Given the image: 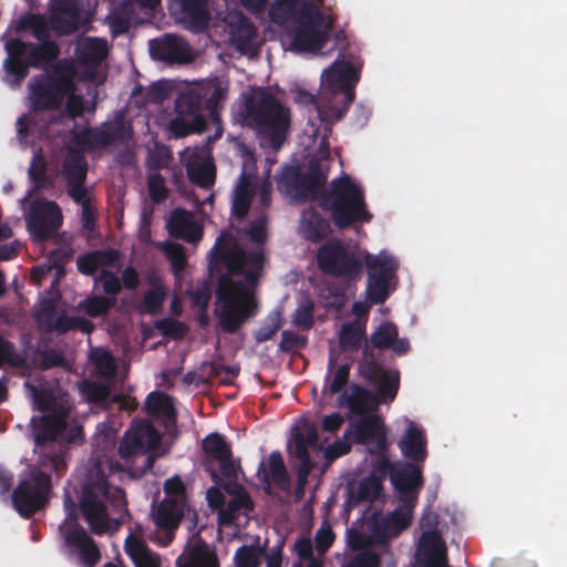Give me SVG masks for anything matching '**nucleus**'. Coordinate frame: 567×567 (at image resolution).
Masks as SVG:
<instances>
[{
	"instance_id": "f257e3e1",
	"label": "nucleus",
	"mask_w": 567,
	"mask_h": 567,
	"mask_svg": "<svg viewBox=\"0 0 567 567\" xmlns=\"http://www.w3.org/2000/svg\"><path fill=\"white\" fill-rule=\"evenodd\" d=\"M264 248L247 251L236 236L223 230L210 254V266L221 265L226 271L217 278L216 315L225 333H235L259 311L254 289L266 265Z\"/></svg>"
},
{
	"instance_id": "f03ea898",
	"label": "nucleus",
	"mask_w": 567,
	"mask_h": 567,
	"mask_svg": "<svg viewBox=\"0 0 567 567\" xmlns=\"http://www.w3.org/2000/svg\"><path fill=\"white\" fill-rule=\"evenodd\" d=\"M68 413L42 414L31 419V433L35 450H40L38 463L25 471L12 492V504L23 518H31L49 503L52 489L51 473L61 476L68 467L66 431Z\"/></svg>"
},
{
	"instance_id": "7ed1b4c3",
	"label": "nucleus",
	"mask_w": 567,
	"mask_h": 567,
	"mask_svg": "<svg viewBox=\"0 0 567 567\" xmlns=\"http://www.w3.org/2000/svg\"><path fill=\"white\" fill-rule=\"evenodd\" d=\"M106 470H114L110 460L91 457L84 465L81 481L80 509L95 535L117 530L128 516L124 489L110 484Z\"/></svg>"
},
{
	"instance_id": "20e7f679",
	"label": "nucleus",
	"mask_w": 567,
	"mask_h": 567,
	"mask_svg": "<svg viewBox=\"0 0 567 567\" xmlns=\"http://www.w3.org/2000/svg\"><path fill=\"white\" fill-rule=\"evenodd\" d=\"M324 0H275L269 8L271 22L292 23L289 48L293 52H320L334 29L337 16Z\"/></svg>"
},
{
	"instance_id": "39448f33",
	"label": "nucleus",
	"mask_w": 567,
	"mask_h": 567,
	"mask_svg": "<svg viewBox=\"0 0 567 567\" xmlns=\"http://www.w3.org/2000/svg\"><path fill=\"white\" fill-rule=\"evenodd\" d=\"M240 116L244 125L266 138L271 147L278 150L286 141L290 127V111L266 89L259 87L245 96Z\"/></svg>"
},
{
	"instance_id": "423d86ee",
	"label": "nucleus",
	"mask_w": 567,
	"mask_h": 567,
	"mask_svg": "<svg viewBox=\"0 0 567 567\" xmlns=\"http://www.w3.org/2000/svg\"><path fill=\"white\" fill-rule=\"evenodd\" d=\"M318 205L329 213L339 230L355 223H369L373 217L368 210L363 189L349 175L332 179L328 188H323Z\"/></svg>"
},
{
	"instance_id": "0eeeda50",
	"label": "nucleus",
	"mask_w": 567,
	"mask_h": 567,
	"mask_svg": "<svg viewBox=\"0 0 567 567\" xmlns=\"http://www.w3.org/2000/svg\"><path fill=\"white\" fill-rule=\"evenodd\" d=\"M38 41L39 43L25 42L19 38L4 41L7 58L2 65L3 81L11 87L20 86L31 68H43L60 55V48L51 38Z\"/></svg>"
},
{
	"instance_id": "6e6552de",
	"label": "nucleus",
	"mask_w": 567,
	"mask_h": 567,
	"mask_svg": "<svg viewBox=\"0 0 567 567\" xmlns=\"http://www.w3.org/2000/svg\"><path fill=\"white\" fill-rule=\"evenodd\" d=\"M76 70L72 61L58 60L47 74L34 76L29 83L33 111H58L68 93L76 91Z\"/></svg>"
},
{
	"instance_id": "1a4fd4ad",
	"label": "nucleus",
	"mask_w": 567,
	"mask_h": 567,
	"mask_svg": "<svg viewBox=\"0 0 567 567\" xmlns=\"http://www.w3.org/2000/svg\"><path fill=\"white\" fill-rule=\"evenodd\" d=\"M359 80V72L352 63L334 61L321 75L322 90L330 94V100L326 112L318 109L319 114L332 122L340 121L354 101Z\"/></svg>"
},
{
	"instance_id": "9d476101",
	"label": "nucleus",
	"mask_w": 567,
	"mask_h": 567,
	"mask_svg": "<svg viewBox=\"0 0 567 567\" xmlns=\"http://www.w3.org/2000/svg\"><path fill=\"white\" fill-rule=\"evenodd\" d=\"M327 184L319 163L310 162L307 172L299 166H286L277 177V188L296 203L318 200Z\"/></svg>"
},
{
	"instance_id": "9b49d317",
	"label": "nucleus",
	"mask_w": 567,
	"mask_h": 567,
	"mask_svg": "<svg viewBox=\"0 0 567 567\" xmlns=\"http://www.w3.org/2000/svg\"><path fill=\"white\" fill-rule=\"evenodd\" d=\"M203 456L200 466L209 474L210 480L218 486L221 485L223 478L226 484L224 488L231 493L228 488L229 484H235L238 480L235 464L233 462V450L225 436L218 432L206 435L202 441Z\"/></svg>"
},
{
	"instance_id": "f8f14e48",
	"label": "nucleus",
	"mask_w": 567,
	"mask_h": 567,
	"mask_svg": "<svg viewBox=\"0 0 567 567\" xmlns=\"http://www.w3.org/2000/svg\"><path fill=\"white\" fill-rule=\"evenodd\" d=\"M319 269L329 276L355 282L363 274V261L360 256L339 240L327 241L317 254Z\"/></svg>"
},
{
	"instance_id": "ddd939ff",
	"label": "nucleus",
	"mask_w": 567,
	"mask_h": 567,
	"mask_svg": "<svg viewBox=\"0 0 567 567\" xmlns=\"http://www.w3.org/2000/svg\"><path fill=\"white\" fill-rule=\"evenodd\" d=\"M203 99L195 90H187L175 101L176 116L169 123V131L176 138L205 131L207 122L202 114Z\"/></svg>"
},
{
	"instance_id": "4468645a",
	"label": "nucleus",
	"mask_w": 567,
	"mask_h": 567,
	"mask_svg": "<svg viewBox=\"0 0 567 567\" xmlns=\"http://www.w3.org/2000/svg\"><path fill=\"white\" fill-rule=\"evenodd\" d=\"M132 125L123 114L117 113L112 120L96 127L84 128L76 136L80 144L91 150L104 148L110 145H126L132 138Z\"/></svg>"
},
{
	"instance_id": "2eb2a0df",
	"label": "nucleus",
	"mask_w": 567,
	"mask_h": 567,
	"mask_svg": "<svg viewBox=\"0 0 567 567\" xmlns=\"http://www.w3.org/2000/svg\"><path fill=\"white\" fill-rule=\"evenodd\" d=\"M159 442V434L151 424L142 425L134 430H128L118 444V455L125 462L135 456H144V465L141 474L146 473L153 467L155 457L150 454Z\"/></svg>"
},
{
	"instance_id": "dca6fc26",
	"label": "nucleus",
	"mask_w": 567,
	"mask_h": 567,
	"mask_svg": "<svg viewBox=\"0 0 567 567\" xmlns=\"http://www.w3.org/2000/svg\"><path fill=\"white\" fill-rule=\"evenodd\" d=\"M368 269L367 298L373 305L384 303L389 297V281L394 276L398 262L390 256L367 254Z\"/></svg>"
},
{
	"instance_id": "f3484780",
	"label": "nucleus",
	"mask_w": 567,
	"mask_h": 567,
	"mask_svg": "<svg viewBox=\"0 0 567 567\" xmlns=\"http://www.w3.org/2000/svg\"><path fill=\"white\" fill-rule=\"evenodd\" d=\"M27 228L33 240L44 241L51 238L62 225V213L52 200H34L25 218Z\"/></svg>"
},
{
	"instance_id": "a211bd4d",
	"label": "nucleus",
	"mask_w": 567,
	"mask_h": 567,
	"mask_svg": "<svg viewBox=\"0 0 567 567\" xmlns=\"http://www.w3.org/2000/svg\"><path fill=\"white\" fill-rule=\"evenodd\" d=\"M410 508H396L393 512L383 515L374 514L371 518V538L377 545H386L391 537L399 536L408 528L412 520Z\"/></svg>"
},
{
	"instance_id": "6ab92c4d",
	"label": "nucleus",
	"mask_w": 567,
	"mask_h": 567,
	"mask_svg": "<svg viewBox=\"0 0 567 567\" xmlns=\"http://www.w3.org/2000/svg\"><path fill=\"white\" fill-rule=\"evenodd\" d=\"M390 481L398 492L400 501L406 508L412 509L423 485L421 468L411 462L398 463V467L391 473Z\"/></svg>"
},
{
	"instance_id": "aec40b11",
	"label": "nucleus",
	"mask_w": 567,
	"mask_h": 567,
	"mask_svg": "<svg viewBox=\"0 0 567 567\" xmlns=\"http://www.w3.org/2000/svg\"><path fill=\"white\" fill-rule=\"evenodd\" d=\"M64 546L71 554H76L84 567H94L101 559V550L95 540L78 522L63 533Z\"/></svg>"
},
{
	"instance_id": "412c9836",
	"label": "nucleus",
	"mask_w": 567,
	"mask_h": 567,
	"mask_svg": "<svg viewBox=\"0 0 567 567\" xmlns=\"http://www.w3.org/2000/svg\"><path fill=\"white\" fill-rule=\"evenodd\" d=\"M152 55L167 63H183L190 59V47L179 35L167 33L150 41Z\"/></svg>"
},
{
	"instance_id": "4be33fe9",
	"label": "nucleus",
	"mask_w": 567,
	"mask_h": 567,
	"mask_svg": "<svg viewBox=\"0 0 567 567\" xmlns=\"http://www.w3.org/2000/svg\"><path fill=\"white\" fill-rule=\"evenodd\" d=\"M176 567H219L216 551L202 538L187 544L175 561Z\"/></svg>"
},
{
	"instance_id": "5701e85b",
	"label": "nucleus",
	"mask_w": 567,
	"mask_h": 567,
	"mask_svg": "<svg viewBox=\"0 0 567 567\" xmlns=\"http://www.w3.org/2000/svg\"><path fill=\"white\" fill-rule=\"evenodd\" d=\"M269 471L266 470L265 462L261 461L258 465L257 476L262 484L270 485L272 480L274 484L281 491L290 489V478L287 467L285 465L282 455L279 451H272L268 457Z\"/></svg>"
},
{
	"instance_id": "b1692460",
	"label": "nucleus",
	"mask_w": 567,
	"mask_h": 567,
	"mask_svg": "<svg viewBox=\"0 0 567 567\" xmlns=\"http://www.w3.org/2000/svg\"><path fill=\"white\" fill-rule=\"evenodd\" d=\"M181 10V21L193 32L204 31L209 22L208 0H176Z\"/></svg>"
},
{
	"instance_id": "393cba45",
	"label": "nucleus",
	"mask_w": 567,
	"mask_h": 567,
	"mask_svg": "<svg viewBox=\"0 0 567 567\" xmlns=\"http://www.w3.org/2000/svg\"><path fill=\"white\" fill-rule=\"evenodd\" d=\"M167 230L171 237L196 244L202 238L200 228L192 220L190 214L183 208L173 210L168 221Z\"/></svg>"
},
{
	"instance_id": "a878e982",
	"label": "nucleus",
	"mask_w": 567,
	"mask_h": 567,
	"mask_svg": "<svg viewBox=\"0 0 567 567\" xmlns=\"http://www.w3.org/2000/svg\"><path fill=\"white\" fill-rule=\"evenodd\" d=\"M300 233L305 239L319 243L330 235V220L313 207L306 208L301 214Z\"/></svg>"
},
{
	"instance_id": "bb28decb",
	"label": "nucleus",
	"mask_w": 567,
	"mask_h": 567,
	"mask_svg": "<svg viewBox=\"0 0 567 567\" xmlns=\"http://www.w3.org/2000/svg\"><path fill=\"white\" fill-rule=\"evenodd\" d=\"M404 457L412 462H424L427 456L426 437L423 431L410 422L405 434L398 443Z\"/></svg>"
},
{
	"instance_id": "cd10ccee",
	"label": "nucleus",
	"mask_w": 567,
	"mask_h": 567,
	"mask_svg": "<svg viewBox=\"0 0 567 567\" xmlns=\"http://www.w3.org/2000/svg\"><path fill=\"white\" fill-rule=\"evenodd\" d=\"M124 550L135 567H161V557L150 549L146 543L130 534L124 544Z\"/></svg>"
},
{
	"instance_id": "c85d7f7f",
	"label": "nucleus",
	"mask_w": 567,
	"mask_h": 567,
	"mask_svg": "<svg viewBox=\"0 0 567 567\" xmlns=\"http://www.w3.org/2000/svg\"><path fill=\"white\" fill-rule=\"evenodd\" d=\"M75 54L80 64L96 69L107 55V43L99 38L84 39L76 45Z\"/></svg>"
},
{
	"instance_id": "c756f323",
	"label": "nucleus",
	"mask_w": 567,
	"mask_h": 567,
	"mask_svg": "<svg viewBox=\"0 0 567 567\" xmlns=\"http://www.w3.org/2000/svg\"><path fill=\"white\" fill-rule=\"evenodd\" d=\"M419 561L424 567H449L446 548L437 534L433 533L426 536Z\"/></svg>"
},
{
	"instance_id": "7c9ffc66",
	"label": "nucleus",
	"mask_w": 567,
	"mask_h": 567,
	"mask_svg": "<svg viewBox=\"0 0 567 567\" xmlns=\"http://www.w3.org/2000/svg\"><path fill=\"white\" fill-rule=\"evenodd\" d=\"M13 29L17 33L30 32L35 40L51 38L48 20L40 13L27 12L21 14Z\"/></svg>"
},
{
	"instance_id": "2f4dec72",
	"label": "nucleus",
	"mask_w": 567,
	"mask_h": 567,
	"mask_svg": "<svg viewBox=\"0 0 567 567\" xmlns=\"http://www.w3.org/2000/svg\"><path fill=\"white\" fill-rule=\"evenodd\" d=\"M240 368L238 365H225L215 362H204L200 365L199 381L203 384H209L213 379H218L224 385H230L238 377Z\"/></svg>"
},
{
	"instance_id": "473e14b6",
	"label": "nucleus",
	"mask_w": 567,
	"mask_h": 567,
	"mask_svg": "<svg viewBox=\"0 0 567 567\" xmlns=\"http://www.w3.org/2000/svg\"><path fill=\"white\" fill-rule=\"evenodd\" d=\"M145 412L152 417L163 416L174 420L176 417L174 399L164 392H151L145 400Z\"/></svg>"
},
{
	"instance_id": "72a5a7b5",
	"label": "nucleus",
	"mask_w": 567,
	"mask_h": 567,
	"mask_svg": "<svg viewBox=\"0 0 567 567\" xmlns=\"http://www.w3.org/2000/svg\"><path fill=\"white\" fill-rule=\"evenodd\" d=\"M66 185L84 184L87 176V162L80 152L71 150L62 164Z\"/></svg>"
},
{
	"instance_id": "f704fd0d",
	"label": "nucleus",
	"mask_w": 567,
	"mask_h": 567,
	"mask_svg": "<svg viewBox=\"0 0 567 567\" xmlns=\"http://www.w3.org/2000/svg\"><path fill=\"white\" fill-rule=\"evenodd\" d=\"M256 37L257 29L247 17L241 16L231 27V42L241 52H246L251 49Z\"/></svg>"
},
{
	"instance_id": "c9c22d12",
	"label": "nucleus",
	"mask_w": 567,
	"mask_h": 567,
	"mask_svg": "<svg viewBox=\"0 0 567 567\" xmlns=\"http://www.w3.org/2000/svg\"><path fill=\"white\" fill-rule=\"evenodd\" d=\"M381 492V481L370 475L361 480L355 488L349 491V502L352 505H359L362 502H373L378 499Z\"/></svg>"
},
{
	"instance_id": "e433bc0d",
	"label": "nucleus",
	"mask_w": 567,
	"mask_h": 567,
	"mask_svg": "<svg viewBox=\"0 0 567 567\" xmlns=\"http://www.w3.org/2000/svg\"><path fill=\"white\" fill-rule=\"evenodd\" d=\"M252 196V188L248 175L243 172L235 190L233 200L231 213L237 218H243L247 215Z\"/></svg>"
},
{
	"instance_id": "4c0bfd02",
	"label": "nucleus",
	"mask_w": 567,
	"mask_h": 567,
	"mask_svg": "<svg viewBox=\"0 0 567 567\" xmlns=\"http://www.w3.org/2000/svg\"><path fill=\"white\" fill-rule=\"evenodd\" d=\"M238 492L228 501L226 509L221 511L219 518L221 523H231L235 514L241 509L252 511L254 502L250 495L239 485H236Z\"/></svg>"
},
{
	"instance_id": "58836bf2",
	"label": "nucleus",
	"mask_w": 567,
	"mask_h": 567,
	"mask_svg": "<svg viewBox=\"0 0 567 567\" xmlns=\"http://www.w3.org/2000/svg\"><path fill=\"white\" fill-rule=\"evenodd\" d=\"M382 430L383 422L379 415L363 417L354 424V440L357 443L367 444Z\"/></svg>"
},
{
	"instance_id": "ea45409f",
	"label": "nucleus",
	"mask_w": 567,
	"mask_h": 567,
	"mask_svg": "<svg viewBox=\"0 0 567 567\" xmlns=\"http://www.w3.org/2000/svg\"><path fill=\"white\" fill-rule=\"evenodd\" d=\"M364 328L357 321L344 323L339 334L340 347L344 351H355L364 338Z\"/></svg>"
},
{
	"instance_id": "a19ab883",
	"label": "nucleus",
	"mask_w": 567,
	"mask_h": 567,
	"mask_svg": "<svg viewBox=\"0 0 567 567\" xmlns=\"http://www.w3.org/2000/svg\"><path fill=\"white\" fill-rule=\"evenodd\" d=\"M79 388L81 394L89 403L103 406L107 404L111 395L109 385L93 381H83Z\"/></svg>"
},
{
	"instance_id": "79ce46f5",
	"label": "nucleus",
	"mask_w": 567,
	"mask_h": 567,
	"mask_svg": "<svg viewBox=\"0 0 567 567\" xmlns=\"http://www.w3.org/2000/svg\"><path fill=\"white\" fill-rule=\"evenodd\" d=\"M83 24L84 21L76 3L61 13L59 23H52L51 25L58 33L66 35L79 31Z\"/></svg>"
},
{
	"instance_id": "37998d69",
	"label": "nucleus",
	"mask_w": 567,
	"mask_h": 567,
	"mask_svg": "<svg viewBox=\"0 0 567 567\" xmlns=\"http://www.w3.org/2000/svg\"><path fill=\"white\" fill-rule=\"evenodd\" d=\"M318 431L313 424L305 423L302 431L298 430L293 434V450L290 453L298 460V451L302 449L308 457H311L308 447H315L318 443Z\"/></svg>"
},
{
	"instance_id": "c03bdc74",
	"label": "nucleus",
	"mask_w": 567,
	"mask_h": 567,
	"mask_svg": "<svg viewBox=\"0 0 567 567\" xmlns=\"http://www.w3.org/2000/svg\"><path fill=\"white\" fill-rule=\"evenodd\" d=\"M188 177L193 184L203 187L209 188L215 183V166L212 162H202L199 164L188 166L187 168Z\"/></svg>"
},
{
	"instance_id": "a18cd8bd",
	"label": "nucleus",
	"mask_w": 567,
	"mask_h": 567,
	"mask_svg": "<svg viewBox=\"0 0 567 567\" xmlns=\"http://www.w3.org/2000/svg\"><path fill=\"white\" fill-rule=\"evenodd\" d=\"M398 327L393 322H382L378 329L371 334V344L381 350L390 349L394 343V339L398 337Z\"/></svg>"
},
{
	"instance_id": "49530a36",
	"label": "nucleus",
	"mask_w": 567,
	"mask_h": 567,
	"mask_svg": "<svg viewBox=\"0 0 567 567\" xmlns=\"http://www.w3.org/2000/svg\"><path fill=\"white\" fill-rule=\"evenodd\" d=\"M48 165L42 150H38L33 153L28 175L35 188H41L49 184L47 176Z\"/></svg>"
},
{
	"instance_id": "de8ad7c7",
	"label": "nucleus",
	"mask_w": 567,
	"mask_h": 567,
	"mask_svg": "<svg viewBox=\"0 0 567 567\" xmlns=\"http://www.w3.org/2000/svg\"><path fill=\"white\" fill-rule=\"evenodd\" d=\"M264 555L262 547L243 545L235 551L234 564L236 567H259Z\"/></svg>"
},
{
	"instance_id": "09e8293b",
	"label": "nucleus",
	"mask_w": 567,
	"mask_h": 567,
	"mask_svg": "<svg viewBox=\"0 0 567 567\" xmlns=\"http://www.w3.org/2000/svg\"><path fill=\"white\" fill-rule=\"evenodd\" d=\"M115 298L105 296H93L81 302L80 307L92 318L106 315L114 306Z\"/></svg>"
},
{
	"instance_id": "8fccbe9b",
	"label": "nucleus",
	"mask_w": 567,
	"mask_h": 567,
	"mask_svg": "<svg viewBox=\"0 0 567 567\" xmlns=\"http://www.w3.org/2000/svg\"><path fill=\"white\" fill-rule=\"evenodd\" d=\"M162 249L172 265L173 271L177 275L185 270L187 265L185 247L177 243L165 241Z\"/></svg>"
},
{
	"instance_id": "3c124183",
	"label": "nucleus",
	"mask_w": 567,
	"mask_h": 567,
	"mask_svg": "<svg viewBox=\"0 0 567 567\" xmlns=\"http://www.w3.org/2000/svg\"><path fill=\"white\" fill-rule=\"evenodd\" d=\"M400 386V375L398 371L386 372L380 379L378 388V396L380 401L388 402L393 401L398 394Z\"/></svg>"
},
{
	"instance_id": "603ef678",
	"label": "nucleus",
	"mask_w": 567,
	"mask_h": 567,
	"mask_svg": "<svg viewBox=\"0 0 567 567\" xmlns=\"http://www.w3.org/2000/svg\"><path fill=\"white\" fill-rule=\"evenodd\" d=\"M4 363L12 368H24L27 365L25 358L17 352L14 343L0 334V367Z\"/></svg>"
},
{
	"instance_id": "864d4df0",
	"label": "nucleus",
	"mask_w": 567,
	"mask_h": 567,
	"mask_svg": "<svg viewBox=\"0 0 567 567\" xmlns=\"http://www.w3.org/2000/svg\"><path fill=\"white\" fill-rule=\"evenodd\" d=\"M144 93L143 103L145 104H157L162 103L168 94L167 86L162 82H155L151 84L146 90L143 86L137 85L133 89L132 95L137 97Z\"/></svg>"
},
{
	"instance_id": "5fc2aeb1",
	"label": "nucleus",
	"mask_w": 567,
	"mask_h": 567,
	"mask_svg": "<svg viewBox=\"0 0 567 567\" xmlns=\"http://www.w3.org/2000/svg\"><path fill=\"white\" fill-rule=\"evenodd\" d=\"M299 466L297 468V487L296 496L301 498L303 496L305 487L308 482V477L313 468V462L311 457H308L302 449L298 451Z\"/></svg>"
},
{
	"instance_id": "6e6d98bb",
	"label": "nucleus",
	"mask_w": 567,
	"mask_h": 567,
	"mask_svg": "<svg viewBox=\"0 0 567 567\" xmlns=\"http://www.w3.org/2000/svg\"><path fill=\"white\" fill-rule=\"evenodd\" d=\"M281 315L279 311L270 313L262 326L255 331L254 337L257 343L270 340L281 327Z\"/></svg>"
},
{
	"instance_id": "4d7b16f0",
	"label": "nucleus",
	"mask_w": 567,
	"mask_h": 567,
	"mask_svg": "<svg viewBox=\"0 0 567 567\" xmlns=\"http://www.w3.org/2000/svg\"><path fill=\"white\" fill-rule=\"evenodd\" d=\"M165 300V288L162 285L154 286L152 289L145 291L142 308L143 311L150 315L157 313Z\"/></svg>"
},
{
	"instance_id": "13d9d810",
	"label": "nucleus",
	"mask_w": 567,
	"mask_h": 567,
	"mask_svg": "<svg viewBox=\"0 0 567 567\" xmlns=\"http://www.w3.org/2000/svg\"><path fill=\"white\" fill-rule=\"evenodd\" d=\"M32 391L34 393L37 409L42 412V414H56L59 411L61 413H68V410L59 404L52 394L39 392L34 386H32Z\"/></svg>"
},
{
	"instance_id": "bf43d9fd",
	"label": "nucleus",
	"mask_w": 567,
	"mask_h": 567,
	"mask_svg": "<svg viewBox=\"0 0 567 567\" xmlns=\"http://www.w3.org/2000/svg\"><path fill=\"white\" fill-rule=\"evenodd\" d=\"M66 360L63 352L55 348H44L42 358L39 360L37 370L48 371L53 368H63Z\"/></svg>"
},
{
	"instance_id": "052dcab7",
	"label": "nucleus",
	"mask_w": 567,
	"mask_h": 567,
	"mask_svg": "<svg viewBox=\"0 0 567 567\" xmlns=\"http://www.w3.org/2000/svg\"><path fill=\"white\" fill-rule=\"evenodd\" d=\"M150 198L153 203H163L168 196V189L165 179L159 173L152 174L147 181Z\"/></svg>"
},
{
	"instance_id": "680f3d73",
	"label": "nucleus",
	"mask_w": 567,
	"mask_h": 567,
	"mask_svg": "<svg viewBox=\"0 0 567 567\" xmlns=\"http://www.w3.org/2000/svg\"><path fill=\"white\" fill-rule=\"evenodd\" d=\"M369 392L359 384L351 386V393L346 392L341 395L346 400L347 405L354 412L363 411L367 408Z\"/></svg>"
},
{
	"instance_id": "e2e57ef3",
	"label": "nucleus",
	"mask_w": 567,
	"mask_h": 567,
	"mask_svg": "<svg viewBox=\"0 0 567 567\" xmlns=\"http://www.w3.org/2000/svg\"><path fill=\"white\" fill-rule=\"evenodd\" d=\"M313 302L307 300L302 302L295 311L292 323L303 330H309L313 327Z\"/></svg>"
},
{
	"instance_id": "0e129e2a",
	"label": "nucleus",
	"mask_w": 567,
	"mask_h": 567,
	"mask_svg": "<svg viewBox=\"0 0 567 567\" xmlns=\"http://www.w3.org/2000/svg\"><path fill=\"white\" fill-rule=\"evenodd\" d=\"M23 353H19L20 355L25 358L27 365L24 368H20L21 370H30L37 369L39 360L42 358V352L44 348H41L40 344H32L30 338L28 336H23Z\"/></svg>"
},
{
	"instance_id": "69168bd1",
	"label": "nucleus",
	"mask_w": 567,
	"mask_h": 567,
	"mask_svg": "<svg viewBox=\"0 0 567 567\" xmlns=\"http://www.w3.org/2000/svg\"><path fill=\"white\" fill-rule=\"evenodd\" d=\"M56 316L55 306L52 302L47 301L35 313L39 330L44 333H51V327L54 323Z\"/></svg>"
},
{
	"instance_id": "338daca9",
	"label": "nucleus",
	"mask_w": 567,
	"mask_h": 567,
	"mask_svg": "<svg viewBox=\"0 0 567 567\" xmlns=\"http://www.w3.org/2000/svg\"><path fill=\"white\" fill-rule=\"evenodd\" d=\"M210 297L212 290L206 281L198 284L196 288L189 292L192 306L198 308L203 313L207 311Z\"/></svg>"
},
{
	"instance_id": "774afa93",
	"label": "nucleus",
	"mask_w": 567,
	"mask_h": 567,
	"mask_svg": "<svg viewBox=\"0 0 567 567\" xmlns=\"http://www.w3.org/2000/svg\"><path fill=\"white\" fill-rule=\"evenodd\" d=\"M342 567H380V557L371 550L357 554Z\"/></svg>"
}]
</instances>
